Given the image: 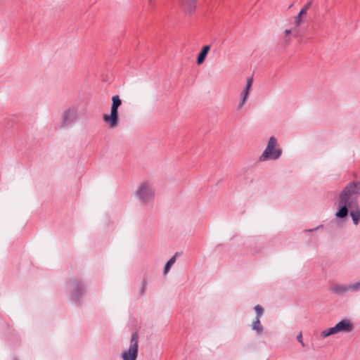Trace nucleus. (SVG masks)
Masks as SVG:
<instances>
[{
  "label": "nucleus",
  "instance_id": "obj_21",
  "mask_svg": "<svg viewBox=\"0 0 360 360\" xmlns=\"http://www.w3.org/2000/svg\"><path fill=\"white\" fill-rule=\"evenodd\" d=\"M297 340L301 344L302 347H304V343L302 340V335L301 333L297 336Z\"/></svg>",
  "mask_w": 360,
  "mask_h": 360
},
{
  "label": "nucleus",
  "instance_id": "obj_18",
  "mask_svg": "<svg viewBox=\"0 0 360 360\" xmlns=\"http://www.w3.org/2000/svg\"><path fill=\"white\" fill-rule=\"evenodd\" d=\"M349 292L360 291V281L349 284Z\"/></svg>",
  "mask_w": 360,
  "mask_h": 360
},
{
  "label": "nucleus",
  "instance_id": "obj_14",
  "mask_svg": "<svg viewBox=\"0 0 360 360\" xmlns=\"http://www.w3.org/2000/svg\"><path fill=\"white\" fill-rule=\"evenodd\" d=\"M178 255V252H176L165 264L164 269H163V274L166 275L169 271L172 266L175 263L176 259V256Z\"/></svg>",
  "mask_w": 360,
  "mask_h": 360
},
{
  "label": "nucleus",
  "instance_id": "obj_19",
  "mask_svg": "<svg viewBox=\"0 0 360 360\" xmlns=\"http://www.w3.org/2000/svg\"><path fill=\"white\" fill-rule=\"evenodd\" d=\"M311 2L312 1H309L308 3H307L302 8V9L300 10V14H306L307 11L309 10V8H310L311 6Z\"/></svg>",
  "mask_w": 360,
  "mask_h": 360
},
{
  "label": "nucleus",
  "instance_id": "obj_22",
  "mask_svg": "<svg viewBox=\"0 0 360 360\" xmlns=\"http://www.w3.org/2000/svg\"><path fill=\"white\" fill-rule=\"evenodd\" d=\"M290 39L289 37H285L283 39V43L284 45H287L290 43Z\"/></svg>",
  "mask_w": 360,
  "mask_h": 360
},
{
  "label": "nucleus",
  "instance_id": "obj_25",
  "mask_svg": "<svg viewBox=\"0 0 360 360\" xmlns=\"http://www.w3.org/2000/svg\"><path fill=\"white\" fill-rule=\"evenodd\" d=\"M13 360H18V359H16V358H15V359H13Z\"/></svg>",
  "mask_w": 360,
  "mask_h": 360
},
{
  "label": "nucleus",
  "instance_id": "obj_7",
  "mask_svg": "<svg viewBox=\"0 0 360 360\" xmlns=\"http://www.w3.org/2000/svg\"><path fill=\"white\" fill-rule=\"evenodd\" d=\"M77 117V108L75 106H71L65 110L62 115V120L60 122V127L65 128L71 125Z\"/></svg>",
  "mask_w": 360,
  "mask_h": 360
},
{
  "label": "nucleus",
  "instance_id": "obj_4",
  "mask_svg": "<svg viewBox=\"0 0 360 360\" xmlns=\"http://www.w3.org/2000/svg\"><path fill=\"white\" fill-rule=\"evenodd\" d=\"M282 153V149L280 148L276 138L271 136L266 148L259 157V160L260 162L277 160L281 157Z\"/></svg>",
  "mask_w": 360,
  "mask_h": 360
},
{
  "label": "nucleus",
  "instance_id": "obj_12",
  "mask_svg": "<svg viewBox=\"0 0 360 360\" xmlns=\"http://www.w3.org/2000/svg\"><path fill=\"white\" fill-rule=\"evenodd\" d=\"M210 49V45H205L202 47L197 58V64L200 65L205 60L209 51Z\"/></svg>",
  "mask_w": 360,
  "mask_h": 360
},
{
  "label": "nucleus",
  "instance_id": "obj_11",
  "mask_svg": "<svg viewBox=\"0 0 360 360\" xmlns=\"http://www.w3.org/2000/svg\"><path fill=\"white\" fill-rule=\"evenodd\" d=\"M331 291L336 295H343L349 292L348 285H336L331 288Z\"/></svg>",
  "mask_w": 360,
  "mask_h": 360
},
{
  "label": "nucleus",
  "instance_id": "obj_20",
  "mask_svg": "<svg viewBox=\"0 0 360 360\" xmlns=\"http://www.w3.org/2000/svg\"><path fill=\"white\" fill-rule=\"evenodd\" d=\"M302 15L303 14H300V12L298 13V15L296 16L295 18V27H298L300 23L303 21V18H302Z\"/></svg>",
  "mask_w": 360,
  "mask_h": 360
},
{
  "label": "nucleus",
  "instance_id": "obj_15",
  "mask_svg": "<svg viewBox=\"0 0 360 360\" xmlns=\"http://www.w3.org/2000/svg\"><path fill=\"white\" fill-rule=\"evenodd\" d=\"M338 333L335 327H331L323 330L319 335V339H325L326 338Z\"/></svg>",
  "mask_w": 360,
  "mask_h": 360
},
{
  "label": "nucleus",
  "instance_id": "obj_1",
  "mask_svg": "<svg viewBox=\"0 0 360 360\" xmlns=\"http://www.w3.org/2000/svg\"><path fill=\"white\" fill-rule=\"evenodd\" d=\"M360 195V181H352L348 183L338 195V210L335 216L343 219L348 216L349 209L357 207L358 198Z\"/></svg>",
  "mask_w": 360,
  "mask_h": 360
},
{
  "label": "nucleus",
  "instance_id": "obj_10",
  "mask_svg": "<svg viewBox=\"0 0 360 360\" xmlns=\"http://www.w3.org/2000/svg\"><path fill=\"white\" fill-rule=\"evenodd\" d=\"M251 328L256 333L257 336H260L263 334L264 327L261 323L260 319L255 318L251 324Z\"/></svg>",
  "mask_w": 360,
  "mask_h": 360
},
{
  "label": "nucleus",
  "instance_id": "obj_6",
  "mask_svg": "<svg viewBox=\"0 0 360 360\" xmlns=\"http://www.w3.org/2000/svg\"><path fill=\"white\" fill-rule=\"evenodd\" d=\"M138 339V333L134 332L131 336L130 345L129 348L122 354V358L123 360H136L139 349Z\"/></svg>",
  "mask_w": 360,
  "mask_h": 360
},
{
  "label": "nucleus",
  "instance_id": "obj_2",
  "mask_svg": "<svg viewBox=\"0 0 360 360\" xmlns=\"http://www.w3.org/2000/svg\"><path fill=\"white\" fill-rule=\"evenodd\" d=\"M156 190L153 182L141 181L134 192V196L144 208H151L155 198Z\"/></svg>",
  "mask_w": 360,
  "mask_h": 360
},
{
  "label": "nucleus",
  "instance_id": "obj_24",
  "mask_svg": "<svg viewBox=\"0 0 360 360\" xmlns=\"http://www.w3.org/2000/svg\"><path fill=\"white\" fill-rule=\"evenodd\" d=\"M290 33H291V30H285V34L286 35H288V34H290Z\"/></svg>",
  "mask_w": 360,
  "mask_h": 360
},
{
  "label": "nucleus",
  "instance_id": "obj_5",
  "mask_svg": "<svg viewBox=\"0 0 360 360\" xmlns=\"http://www.w3.org/2000/svg\"><path fill=\"white\" fill-rule=\"evenodd\" d=\"M122 104L120 96L116 95L112 97V105L110 108V114H104L103 120L110 129H115L119 124L118 108Z\"/></svg>",
  "mask_w": 360,
  "mask_h": 360
},
{
  "label": "nucleus",
  "instance_id": "obj_16",
  "mask_svg": "<svg viewBox=\"0 0 360 360\" xmlns=\"http://www.w3.org/2000/svg\"><path fill=\"white\" fill-rule=\"evenodd\" d=\"M196 0H181V4L186 7V11L191 13L195 10Z\"/></svg>",
  "mask_w": 360,
  "mask_h": 360
},
{
  "label": "nucleus",
  "instance_id": "obj_9",
  "mask_svg": "<svg viewBox=\"0 0 360 360\" xmlns=\"http://www.w3.org/2000/svg\"><path fill=\"white\" fill-rule=\"evenodd\" d=\"M335 327L338 333L342 331L349 332L352 330V325L348 319L342 320L338 322Z\"/></svg>",
  "mask_w": 360,
  "mask_h": 360
},
{
  "label": "nucleus",
  "instance_id": "obj_23",
  "mask_svg": "<svg viewBox=\"0 0 360 360\" xmlns=\"http://www.w3.org/2000/svg\"><path fill=\"white\" fill-rule=\"evenodd\" d=\"M321 226H322V225H321V226H316V228H314V229H306L304 231H305V232H313V231H316L317 229H319V227H321Z\"/></svg>",
  "mask_w": 360,
  "mask_h": 360
},
{
  "label": "nucleus",
  "instance_id": "obj_13",
  "mask_svg": "<svg viewBox=\"0 0 360 360\" xmlns=\"http://www.w3.org/2000/svg\"><path fill=\"white\" fill-rule=\"evenodd\" d=\"M354 210H352L349 212V216L352 217L353 224L354 225H357L360 221V209L357 205V207H354Z\"/></svg>",
  "mask_w": 360,
  "mask_h": 360
},
{
  "label": "nucleus",
  "instance_id": "obj_17",
  "mask_svg": "<svg viewBox=\"0 0 360 360\" xmlns=\"http://www.w3.org/2000/svg\"><path fill=\"white\" fill-rule=\"evenodd\" d=\"M254 309L256 312V319H261L264 313V309L259 304L255 306Z\"/></svg>",
  "mask_w": 360,
  "mask_h": 360
},
{
  "label": "nucleus",
  "instance_id": "obj_8",
  "mask_svg": "<svg viewBox=\"0 0 360 360\" xmlns=\"http://www.w3.org/2000/svg\"><path fill=\"white\" fill-rule=\"evenodd\" d=\"M252 83H253L252 77H249L247 79V82H246L245 86L244 89L243 90V91L240 93V101L238 105V110L242 109L243 107L244 106V105L245 104V103L248 98L250 91L251 86H252Z\"/></svg>",
  "mask_w": 360,
  "mask_h": 360
},
{
  "label": "nucleus",
  "instance_id": "obj_3",
  "mask_svg": "<svg viewBox=\"0 0 360 360\" xmlns=\"http://www.w3.org/2000/svg\"><path fill=\"white\" fill-rule=\"evenodd\" d=\"M66 287L71 289L70 299L72 302L81 304L87 290L85 281L78 278H71L66 283Z\"/></svg>",
  "mask_w": 360,
  "mask_h": 360
}]
</instances>
